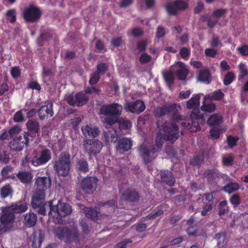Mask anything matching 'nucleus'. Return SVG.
<instances>
[{
    "label": "nucleus",
    "mask_w": 248,
    "mask_h": 248,
    "mask_svg": "<svg viewBox=\"0 0 248 248\" xmlns=\"http://www.w3.org/2000/svg\"><path fill=\"white\" fill-rule=\"evenodd\" d=\"M37 217L36 214L30 212L24 216V224L28 228L34 226L36 223Z\"/></svg>",
    "instance_id": "c756f323"
},
{
    "label": "nucleus",
    "mask_w": 248,
    "mask_h": 248,
    "mask_svg": "<svg viewBox=\"0 0 248 248\" xmlns=\"http://www.w3.org/2000/svg\"><path fill=\"white\" fill-rule=\"evenodd\" d=\"M16 137L18 139H20V141H23L24 143V146L26 147H28L29 145V143L30 141H32L34 138L32 137L31 134H29V133H27L24 131L22 135H20L19 136H16Z\"/></svg>",
    "instance_id": "37998d69"
},
{
    "label": "nucleus",
    "mask_w": 248,
    "mask_h": 248,
    "mask_svg": "<svg viewBox=\"0 0 248 248\" xmlns=\"http://www.w3.org/2000/svg\"><path fill=\"white\" fill-rule=\"evenodd\" d=\"M235 79V76L232 72H229L225 76L223 79V83L225 85H230Z\"/></svg>",
    "instance_id": "864d4df0"
},
{
    "label": "nucleus",
    "mask_w": 248,
    "mask_h": 248,
    "mask_svg": "<svg viewBox=\"0 0 248 248\" xmlns=\"http://www.w3.org/2000/svg\"><path fill=\"white\" fill-rule=\"evenodd\" d=\"M138 152L142 157L143 163L145 165L148 164L155 159V156L152 155L150 151L149 146L145 144H142L138 148Z\"/></svg>",
    "instance_id": "f3484780"
},
{
    "label": "nucleus",
    "mask_w": 248,
    "mask_h": 248,
    "mask_svg": "<svg viewBox=\"0 0 248 248\" xmlns=\"http://www.w3.org/2000/svg\"><path fill=\"white\" fill-rule=\"evenodd\" d=\"M240 188L239 185L237 183H229L222 188V190L228 194H231Z\"/></svg>",
    "instance_id": "ea45409f"
},
{
    "label": "nucleus",
    "mask_w": 248,
    "mask_h": 248,
    "mask_svg": "<svg viewBox=\"0 0 248 248\" xmlns=\"http://www.w3.org/2000/svg\"><path fill=\"white\" fill-rule=\"evenodd\" d=\"M2 215L0 217V222L11 223L15 218L13 209L9 206L2 208Z\"/></svg>",
    "instance_id": "412c9836"
},
{
    "label": "nucleus",
    "mask_w": 248,
    "mask_h": 248,
    "mask_svg": "<svg viewBox=\"0 0 248 248\" xmlns=\"http://www.w3.org/2000/svg\"><path fill=\"white\" fill-rule=\"evenodd\" d=\"M23 143L24 142L20 141V139L18 140V139L15 137L10 142L9 147L13 151H20L22 150L25 147Z\"/></svg>",
    "instance_id": "f704fd0d"
},
{
    "label": "nucleus",
    "mask_w": 248,
    "mask_h": 248,
    "mask_svg": "<svg viewBox=\"0 0 248 248\" xmlns=\"http://www.w3.org/2000/svg\"><path fill=\"white\" fill-rule=\"evenodd\" d=\"M13 209L14 214L16 213H22L26 211L28 208L27 204L25 202H20L15 205L9 206Z\"/></svg>",
    "instance_id": "58836bf2"
},
{
    "label": "nucleus",
    "mask_w": 248,
    "mask_h": 248,
    "mask_svg": "<svg viewBox=\"0 0 248 248\" xmlns=\"http://www.w3.org/2000/svg\"><path fill=\"white\" fill-rule=\"evenodd\" d=\"M238 68L239 78H243L248 75V70L245 64L243 63H240L238 66Z\"/></svg>",
    "instance_id": "3c124183"
},
{
    "label": "nucleus",
    "mask_w": 248,
    "mask_h": 248,
    "mask_svg": "<svg viewBox=\"0 0 248 248\" xmlns=\"http://www.w3.org/2000/svg\"><path fill=\"white\" fill-rule=\"evenodd\" d=\"M103 137L105 142L108 144L110 142L115 143L117 141V133L116 130L104 131Z\"/></svg>",
    "instance_id": "2f4dec72"
},
{
    "label": "nucleus",
    "mask_w": 248,
    "mask_h": 248,
    "mask_svg": "<svg viewBox=\"0 0 248 248\" xmlns=\"http://www.w3.org/2000/svg\"><path fill=\"white\" fill-rule=\"evenodd\" d=\"M53 103H50L47 105L42 106L38 111V115L41 120L48 119L52 117L53 114Z\"/></svg>",
    "instance_id": "6ab92c4d"
},
{
    "label": "nucleus",
    "mask_w": 248,
    "mask_h": 248,
    "mask_svg": "<svg viewBox=\"0 0 248 248\" xmlns=\"http://www.w3.org/2000/svg\"><path fill=\"white\" fill-rule=\"evenodd\" d=\"M108 69V65L107 63L101 62L97 64V69L95 71L100 75H104Z\"/></svg>",
    "instance_id": "5fc2aeb1"
},
{
    "label": "nucleus",
    "mask_w": 248,
    "mask_h": 248,
    "mask_svg": "<svg viewBox=\"0 0 248 248\" xmlns=\"http://www.w3.org/2000/svg\"><path fill=\"white\" fill-rule=\"evenodd\" d=\"M45 198V192L43 190H37L34 193L31 199V205L33 208H37L38 207L44 204Z\"/></svg>",
    "instance_id": "aec40b11"
},
{
    "label": "nucleus",
    "mask_w": 248,
    "mask_h": 248,
    "mask_svg": "<svg viewBox=\"0 0 248 248\" xmlns=\"http://www.w3.org/2000/svg\"><path fill=\"white\" fill-rule=\"evenodd\" d=\"M187 6V4L184 1L177 0L168 3L165 8L169 15L174 16L176 15L178 11L186 9Z\"/></svg>",
    "instance_id": "2eb2a0df"
},
{
    "label": "nucleus",
    "mask_w": 248,
    "mask_h": 248,
    "mask_svg": "<svg viewBox=\"0 0 248 248\" xmlns=\"http://www.w3.org/2000/svg\"><path fill=\"white\" fill-rule=\"evenodd\" d=\"M122 199L129 202H136L139 201L140 195L136 190L128 188L123 192Z\"/></svg>",
    "instance_id": "5701e85b"
},
{
    "label": "nucleus",
    "mask_w": 248,
    "mask_h": 248,
    "mask_svg": "<svg viewBox=\"0 0 248 248\" xmlns=\"http://www.w3.org/2000/svg\"><path fill=\"white\" fill-rule=\"evenodd\" d=\"M86 216L93 220H96L99 214L100 208L95 207L94 208L91 207H85L84 209Z\"/></svg>",
    "instance_id": "72a5a7b5"
},
{
    "label": "nucleus",
    "mask_w": 248,
    "mask_h": 248,
    "mask_svg": "<svg viewBox=\"0 0 248 248\" xmlns=\"http://www.w3.org/2000/svg\"><path fill=\"white\" fill-rule=\"evenodd\" d=\"M42 14V13L40 9L32 4L25 7L22 12L23 18L27 23L38 22Z\"/></svg>",
    "instance_id": "423d86ee"
},
{
    "label": "nucleus",
    "mask_w": 248,
    "mask_h": 248,
    "mask_svg": "<svg viewBox=\"0 0 248 248\" xmlns=\"http://www.w3.org/2000/svg\"><path fill=\"white\" fill-rule=\"evenodd\" d=\"M163 77L169 88L171 89V85L174 83V81L173 72L171 71H167L164 73Z\"/></svg>",
    "instance_id": "a18cd8bd"
},
{
    "label": "nucleus",
    "mask_w": 248,
    "mask_h": 248,
    "mask_svg": "<svg viewBox=\"0 0 248 248\" xmlns=\"http://www.w3.org/2000/svg\"><path fill=\"white\" fill-rule=\"evenodd\" d=\"M214 239L217 242L218 248H222L226 244V235L223 232H218L215 235Z\"/></svg>",
    "instance_id": "a19ab883"
},
{
    "label": "nucleus",
    "mask_w": 248,
    "mask_h": 248,
    "mask_svg": "<svg viewBox=\"0 0 248 248\" xmlns=\"http://www.w3.org/2000/svg\"><path fill=\"white\" fill-rule=\"evenodd\" d=\"M204 155L203 152L199 153L197 155H194L190 160V165L200 167L204 162Z\"/></svg>",
    "instance_id": "c9c22d12"
},
{
    "label": "nucleus",
    "mask_w": 248,
    "mask_h": 248,
    "mask_svg": "<svg viewBox=\"0 0 248 248\" xmlns=\"http://www.w3.org/2000/svg\"><path fill=\"white\" fill-rule=\"evenodd\" d=\"M13 193V190L10 184H6L2 186L0 189V194L2 199L11 195Z\"/></svg>",
    "instance_id": "de8ad7c7"
},
{
    "label": "nucleus",
    "mask_w": 248,
    "mask_h": 248,
    "mask_svg": "<svg viewBox=\"0 0 248 248\" xmlns=\"http://www.w3.org/2000/svg\"><path fill=\"white\" fill-rule=\"evenodd\" d=\"M8 20L12 23L16 21V15L15 10H9L6 13Z\"/></svg>",
    "instance_id": "bf43d9fd"
},
{
    "label": "nucleus",
    "mask_w": 248,
    "mask_h": 248,
    "mask_svg": "<svg viewBox=\"0 0 248 248\" xmlns=\"http://www.w3.org/2000/svg\"><path fill=\"white\" fill-rule=\"evenodd\" d=\"M222 122V117L220 115L215 114L208 119L207 123L210 125H218Z\"/></svg>",
    "instance_id": "c03bdc74"
},
{
    "label": "nucleus",
    "mask_w": 248,
    "mask_h": 248,
    "mask_svg": "<svg viewBox=\"0 0 248 248\" xmlns=\"http://www.w3.org/2000/svg\"><path fill=\"white\" fill-rule=\"evenodd\" d=\"M233 161V158L231 156H223L222 157V163L224 166H232Z\"/></svg>",
    "instance_id": "338daca9"
},
{
    "label": "nucleus",
    "mask_w": 248,
    "mask_h": 248,
    "mask_svg": "<svg viewBox=\"0 0 248 248\" xmlns=\"http://www.w3.org/2000/svg\"><path fill=\"white\" fill-rule=\"evenodd\" d=\"M224 95V94L221 91V90H218L215 91L213 93V95L211 98L215 99L216 100H220L223 97Z\"/></svg>",
    "instance_id": "69168bd1"
},
{
    "label": "nucleus",
    "mask_w": 248,
    "mask_h": 248,
    "mask_svg": "<svg viewBox=\"0 0 248 248\" xmlns=\"http://www.w3.org/2000/svg\"><path fill=\"white\" fill-rule=\"evenodd\" d=\"M15 177H17L22 183L28 185L32 181L33 176L31 172L25 170L14 173L12 178L15 179Z\"/></svg>",
    "instance_id": "4be33fe9"
},
{
    "label": "nucleus",
    "mask_w": 248,
    "mask_h": 248,
    "mask_svg": "<svg viewBox=\"0 0 248 248\" xmlns=\"http://www.w3.org/2000/svg\"><path fill=\"white\" fill-rule=\"evenodd\" d=\"M84 150L90 156L99 154L103 147L101 141L95 139H86L83 141Z\"/></svg>",
    "instance_id": "9b49d317"
},
{
    "label": "nucleus",
    "mask_w": 248,
    "mask_h": 248,
    "mask_svg": "<svg viewBox=\"0 0 248 248\" xmlns=\"http://www.w3.org/2000/svg\"><path fill=\"white\" fill-rule=\"evenodd\" d=\"M181 109L180 105L177 104H166L162 106L157 107L154 111V114L155 117L161 118L167 116L170 117L174 115Z\"/></svg>",
    "instance_id": "0eeeda50"
},
{
    "label": "nucleus",
    "mask_w": 248,
    "mask_h": 248,
    "mask_svg": "<svg viewBox=\"0 0 248 248\" xmlns=\"http://www.w3.org/2000/svg\"><path fill=\"white\" fill-rule=\"evenodd\" d=\"M175 66L179 68V69L175 72L178 79L180 80H185L188 73L185 64L181 62H178L176 63Z\"/></svg>",
    "instance_id": "bb28decb"
},
{
    "label": "nucleus",
    "mask_w": 248,
    "mask_h": 248,
    "mask_svg": "<svg viewBox=\"0 0 248 248\" xmlns=\"http://www.w3.org/2000/svg\"><path fill=\"white\" fill-rule=\"evenodd\" d=\"M138 152L142 157L143 163L145 165L148 164L155 159V156L152 155L150 151L149 146L145 144H142L138 148Z\"/></svg>",
    "instance_id": "dca6fc26"
},
{
    "label": "nucleus",
    "mask_w": 248,
    "mask_h": 248,
    "mask_svg": "<svg viewBox=\"0 0 248 248\" xmlns=\"http://www.w3.org/2000/svg\"><path fill=\"white\" fill-rule=\"evenodd\" d=\"M219 210L218 215L220 216L224 215L229 211V207L227 206V202L226 200L223 201L219 203Z\"/></svg>",
    "instance_id": "603ef678"
},
{
    "label": "nucleus",
    "mask_w": 248,
    "mask_h": 248,
    "mask_svg": "<svg viewBox=\"0 0 248 248\" xmlns=\"http://www.w3.org/2000/svg\"><path fill=\"white\" fill-rule=\"evenodd\" d=\"M206 98V96L204 97V100ZM216 106L215 104L211 102H206L204 100L202 102V105L201 107V109L206 112H212L216 109Z\"/></svg>",
    "instance_id": "79ce46f5"
},
{
    "label": "nucleus",
    "mask_w": 248,
    "mask_h": 248,
    "mask_svg": "<svg viewBox=\"0 0 248 248\" xmlns=\"http://www.w3.org/2000/svg\"><path fill=\"white\" fill-rule=\"evenodd\" d=\"M202 177L206 179L207 182L211 185L217 183L220 179L225 180L229 179L228 175L221 172L216 167L205 169L202 174Z\"/></svg>",
    "instance_id": "6e6552de"
},
{
    "label": "nucleus",
    "mask_w": 248,
    "mask_h": 248,
    "mask_svg": "<svg viewBox=\"0 0 248 248\" xmlns=\"http://www.w3.org/2000/svg\"><path fill=\"white\" fill-rule=\"evenodd\" d=\"M9 161V154L1 148V145L0 144V163L6 164H8Z\"/></svg>",
    "instance_id": "09e8293b"
},
{
    "label": "nucleus",
    "mask_w": 248,
    "mask_h": 248,
    "mask_svg": "<svg viewBox=\"0 0 248 248\" xmlns=\"http://www.w3.org/2000/svg\"><path fill=\"white\" fill-rule=\"evenodd\" d=\"M191 123L187 124L183 122L181 125L189 130L190 132H195L200 129V124L205 122L204 115L201 113L199 109L194 108L190 115Z\"/></svg>",
    "instance_id": "20e7f679"
},
{
    "label": "nucleus",
    "mask_w": 248,
    "mask_h": 248,
    "mask_svg": "<svg viewBox=\"0 0 248 248\" xmlns=\"http://www.w3.org/2000/svg\"><path fill=\"white\" fill-rule=\"evenodd\" d=\"M159 182L160 183L172 186L175 183V179L171 171L168 170H161L160 172Z\"/></svg>",
    "instance_id": "a211bd4d"
},
{
    "label": "nucleus",
    "mask_w": 248,
    "mask_h": 248,
    "mask_svg": "<svg viewBox=\"0 0 248 248\" xmlns=\"http://www.w3.org/2000/svg\"><path fill=\"white\" fill-rule=\"evenodd\" d=\"M238 140L239 138L238 137L229 136L227 138V142L229 146L231 148H232L236 144V143Z\"/></svg>",
    "instance_id": "13d9d810"
},
{
    "label": "nucleus",
    "mask_w": 248,
    "mask_h": 248,
    "mask_svg": "<svg viewBox=\"0 0 248 248\" xmlns=\"http://www.w3.org/2000/svg\"><path fill=\"white\" fill-rule=\"evenodd\" d=\"M75 168L78 172L83 173L87 172L89 170L88 163L84 158L77 160Z\"/></svg>",
    "instance_id": "473e14b6"
},
{
    "label": "nucleus",
    "mask_w": 248,
    "mask_h": 248,
    "mask_svg": "<svg viewBox=\"0 0 248 248\" xmlns=\"http://www.w3.org/2000/svg\"><path fill=\"white\" fill-rule=\"evenodd\" d=\"M13 119L15 122L21 123L24 121L23 114L21 110L17 111L14 116Z\"/></svg>",
    "instance_id": "0e129e2a"
},
{
    "label": "nucleus",
    "mask_w": 248,
    "mask_h": 248,
    "mask_svg": "<svg viewBox=\"0 0 248 248\" xmlns=\"http://www.w3.org/2000/svg\"><path fill=\"white\" fill-rule=\"evenodd\" d=\"M10 72L12 77L14 78H17L20 76L21 70L18 66L12 67Z\"/></svg>",
    "instance_id": "052dcab7"
},
{
    "label": "nucleus",
    "mask_w": 248,
    "mask_h": 248,
    "mask_svg": "<svg viewBox=\"0 0 248 248\" xmlns=\"http://www.w3.org/2000/svg\"><path fill=\"white\" fill-rule=\"evenodd\" d=\"M45 234L44 231L39 230L35 232L33 239L32 242V248H40L42 242L45 239Z\"/></svg>",
    "instance_id": "cd10ccee"
},
{
    "label": "nucleus",
    "mask_w": 248,
    "mask_h": 248,
    "mask_svg": "<svg viewBox=\"0 0 248 248\" xmlns=\"http://www.w3.org/2000/svg\"><path fill=\"white\" fill-rule=\"evenodd\" d=\"M100 75L95 71L90 75L89 83L93 85L98 82L100 79Z\"/></svg>",
    "instance_id": "4d7b16f0"
},
{
    "label": "nucleus",
    "mask_w": 248,
    "mask_h": 248,
    "mask_svg": "<svg viewBox=\"0 0 248 248\" xmlns=\"http://www.w3.org/2000/svg\"><path fill=\"white\" fill-rule=\"evenodd\" d=\"M116 124H118L119 127L121 130L128 129L131 127L130 121L126 118L120 119L118 118Z\"/></svg>",
    "instance_id": "49530a36"
},
{
    "label": "nucleus",
    "mask_w": 248,
    "mask_h": 248,
    "mask_svg": "<svg viewBox=\"0 0 248 248\" xmlns=\"http://www.w3.org/2000/svg\"><path fill=\"white\" fill-rule=\"evenodd\" d=\"M210 73L208 69H203L200 71L198 80L202 82L209 84L210 82L209 80Z\"/></svg>",
    "instance_id": "4c0bfd02"
},
{
    "label": "nucleus",
    "mask_w": 248,
    "mask_h": 248,
    "mask_svg": "<svg viewBox=\"0 0 248 248\" xmlns=\"http://www.w3.org/2000/svg\"><path fill=\"white\" fill-rule=\"evenodd\" d=\"M53 37V33L50 30L42 31L39 37L37 39V43L39 46H43V42L48 41Z\"/></svg>",
    "instance_id": "7c9ffc66"
},
{
    "label": "nucleus",
    "mask_w": 248,
    "mask_h": 248,
    "mask_svg": "<svg viewBox=\"0 0 248 248\" xmlns=\"http://www.w3.org/2000/svg\"><path fill=\"white\" fill-rule=\"evenodd\" d=\"M124 108L127 112L132 113L140 114L145 109V105L143 101L137 100L134 102H127L124 104Z\"/></svg>",
    "instance_id": "4468645a"
},
{
    "label": "nucleus",
    "mask_w": 248,
    "mask_h": 248,
    "mask_svg": "<svg viewBox=\"0 0 248 248\" xmlns=\"http://www.w3.org/2000/svg\"><path fill=\"white\" fill-rule=\"evenodd\" d=\"M230 201L233 207H236L240 204V197L237 194H234L231 197Z\"/></svg>",
    "instance_id": "6e6d98bb"
},
{
    "label": "nucleus",
    "mask_w": 248,
    "mask_h": 248,
    "mask_svg": "<svg viewBox=\"0 0 248 248\" xmlns=\"http://www.w3.org/2000/svg\"><path fill=\"white\" fill-rule=\"evenodd\" d=\"M54 232L58 238L66 243H75L76 244L79 243L80 233L77 227L60 226L56 228Z\"/></svg>",
    "instance_id": "f03ea898"
},
{
    "label": "nucleus",
    "mask_w": 248,
    "mask_h": 248,
    "mask_svg": "<svg viewBox=\"0 0 248 248\" xmlns=\"http://www.w3.org/2000/svg\"><path fill=\"white\" fill-rule=\"evenodd\" d=\"M156 125L159 130L166 135L168 140L174 141L179 137V129L178 126L174 122L166 121L162 125H160L158 122Z\"/></svg>",
    "instance_id": "39448f33"
},
{
    "label": "nucleus",
    "mask_w": 248,
    "mask_h": 248,
    "mask_svg": "<svg viewBox=\"0 0 248 248\" xmlns=\"http://www.w3.org/2000/svg\"><path fill=\"white\" fill-rule=\"evenodd\" d=\"M52 203V201L48 202L49 215L52 212H54L57 213L58 216L60 217H65L72 212L71 206L68 203L62 202L61 200L58 201L56 205H53Z\"/></svg>",
    "instance_id": "1a4fd4ad"
},
{
    "label": "nucleus",
    "mask_w": 248,
    "mask_h": 248,
    "mask_svg": "<svg viewBox=\"0 0 248 248\" xmlns=\"http://www.w3.org/2000/svg\"><path fill=\"white\" fill-rule=\"evenodd\" d=\"M98 179L96 177L87 176L80 182V187L84 192L87 194L93 193L97 187Z\"/></svg>",
    "instance_id": "ddd939ff"
},
{
    "label": "nucleus",
    "mask_w": 248,
    "mask_h": 248,
    "mask_svg": "<svg viewBox=\"0 0 248 248\" xmlns=\"http://www.w3.org/2000/svg\"><path fill=\"white\" fill-rule=\"evenodd\" d=\"M213 209V205L210 203H207L204 205L202 207V210L201 212L202 216H205L208 213Z\"/></svg>",
    "instance_id": "680f3d73"
},
{
    "label": "nucleus",
    "mask_w": 248,
    "mask_h": 248,
    "mask_svg": "<svg viewBox=\"0 0 248 248\" xmlns=\"http://www.w3.org/2000/svg\"><path fill=\"white\" fill-rule=\"evenodd\" d=\"M54 170L59 176L65 177L68 175L71 168V156L66 151L61 153L57 160L54 163Z\"/></svg>",
    "instance_id": "7ed1b4c3"
},
{
    "label": "nucleus",
    "mask_w": 248,
    "mask_h": 248,
    "mask_svg": "<svg viewBox=\"0 0 248 248\" xmlns=\"http://www.w3.org/2000/svg\"><path fill=\"white\" fill-rule=\"evenodd\" d=\"M51 158V152L46 149L41 151L39 155H35L31 158H29L27 161L34 166H39L46 164Z\"/></svg>",
    "instance_id": "f8f14e48"
},
{
    "label": "nucleus",
    "mask_w": 248,
    "mask_h": 248,
    "mask_svg": "<svg viewBox=\"0 0 248 248\" xmlns=\"http://www.w3.org/2000/svg\"><path fill=\"white\" fill-rule=\"evenodd\" d=\"M201 95V94H193L192 97L187 101L186 108L188 109H191L194 108L196 106L199 105Z\"/></svg>",
    "instance_id": "e433bc0d"
},
{
    "label": "nucleus",
    "mask_w": 248,
    "mask_h": 248,
    "mask_svg": "<svg viewBox=\"0 0 248 248\" xmlns=\"http://www.w3.org/2000/svg\"><path fill=\"white\" fill-rule=\"evenodd\" d=\"M84 136L86 138H95L100 133V131L98 127L92 128L88 125L81 128Z\"/></svg>",
    "instance_id": "c85d7f7f"
},
{
    "label": "nucleus",
    "mask_w": 248,
    "mask_h": 248,
    "mask_svg": "<svg viewBox=\"0 0 248 248\" xmlns=\"http://www.w3.org/2000/svg\"><path fill=\"white\" fill-rule=\"evenodd\" d=\"M26 125L28 130L26 132L29 133V134H31L34 138L40 129V125L38 122L36 120H29L27 122Z\"/></svg>",
    "instance_id": "a878e982"
},
{
    "label": "nucleus",
    "mask_w": 248,
    "mask_h": 248,
    "mask_svg": "<svg viewBox=\"0 0 248 248\" xmlns=\"http://www.w3.org/2000/svg\"><path fill=\"white\" fill-rule=\"evenodd\" d=\"M165 137L166 135L159 130L156 134L155 144L162 147L164 141L168 140Z\"/></svg>",
    "instance_id": "8fccbe9b"
},
{
    "label": "nucleus",
    "mask_w": 248,
    "mask_h": 248,
    "mask_svg": "<svg viewBox=\"0 0 248 248\" xmlns=\"http://www.w3.org/2000/svg\"><path fill=\"white\" fill-rule=\"evenodd\" d=\"M179 54L183 58L186 59L190 55V49L187 47H183L180 49Z\"/></svg>",
    "instance_id": "e2e57ef3"
},
{
    "label": "nucleus",
    "mask_w": 248,
    "mask_h": 248,
    "mask_svg": "<svg viewBox=\"0 0 248 248\" xmlns=\"http://www.w3.org/2000/svg\"><path fill=\"white\" fill-rule=\"evenodd\" d=\"M64 99L70 106L73 107H80L87 103L89 100V96L85 93L80 92L75 95L73 93L66 94Z\"/></svg>",
    "instance_id": "9d476101"
},
{
    "label": "nucleus",
    "mask_w": 248,
    "mask_h": 248,
    "mask_svg": "<svg viewBox=\"0 0 248 248\" xmlns=\"http://www.w3.org/2000/svg\"><path fill=\"white\" fill-rule=\"evenodd\" d=\"M123 108L122 105L117 103L103 105L100 109L99 114L106 116L103 120L104 124L111 127L116 124Z\"/></svg>",
    "instance_id": "f257e3e1"
},
{
    "label": "nucleus",
    "mask_w": 248,
    "mask_h": 248,
    "mask_svg": "<svg viewBox=\"0 0 248 248\" xmlns=\"http://www.w3.org/2000/svg\"><path fill=\"white\" fill-rule=\"evenodd\" d=\"M132 140L127 138H122L118 140L116 146L117 151H122L123 152L129 151L132 146Z\"/></svg>",
    "instance_id": "b1692460"
},
{
    "label": "nucleus",
    "mask_w": 248,
    "mask_h": 248,
    "mask_svg": "<svg viewBox=\"0 0 248 248\" xmlns=\"http://www.w3.org/2000/svg\"><path fill=\"white\" fill-rule=\"evenodd\" d=\"M35 184L37 186V190L44 191L50 187L51 180L49 177H39L36 179Z\"/></svg>",
    "instance_id": "393cba45"
},
{
    "label": "nucleus",
    "mask_w": 248,
    "mask_h": 248,
    "mask_svg": "<svg viewBox=\"0 0 248 248\" xmlns=\"http://www.w3.org/2000/svg\"><path fill=\"white\" fill-rule=\"evenodd\" d=\"M139 60L142 63H148L151 60V57L147 53H143L140 56Z\"/></svg>",
    "instance_id": "774afa93"
}]
</instances>
